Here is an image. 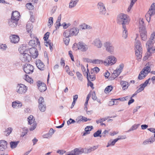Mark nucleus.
<instances>
[{"label":"nucleus","instance_id":"1","mask_svg":"<svg viewBox=\"0 0 155 155\" xmlns=\"http://www.w3.org/2000/svg\"><path fill=\"white\" fill-rule=\"evenodd\" d=\"M19 16L20 14L17 11L13 12L11 19L8 20L9 26L12 28L16 26Z\"/></svg>","mask_w":155,"mask_h":155},{"label":"nucleus","instance_id":"2","mask_svg":"<svg viewBox=\"0 0 155 155\" xmlns=\"http://www.w3.org/2000/svg\"><path fill=\"white\" fill-rule=\"evenodd\" d=\"M117 21L119 24L122 25L123 26L128 23L129 19L127 15L121 13L117 16Z\"/></svg>","mask_w":155,"mask_h":155},{"label":"nucleus","instance_id":"3","mask_svg":"<svg viewBox=\"0 0 155 155\" xmlns=\"http://www.w3.org/2000/svg\"><path fill=\"white\" fill-rule=\"evenodd\" d=\"M146 67L143 68L139 74L138 78L141 80L144 78L150 71V67L149 63L146 64Z\"/></svg>","mask_w":155,"mask_h":155},{"label":"nucleus","instance_id":"4","mask_svg":"<svg viewBox=\"0 0 155 155\" xmlns=\"http://www.w3.org/2000/svg\"><path fill=\"white\" fill-rule=\"evenodd\" d=\"M155 4L153 3L151 5L148 12L145 15L146 20L149 22L150 19L152 20V17L155 13Z\"/></svg>","mask_w":155,"mask_h":155},{"label":"nucleus","instance_id":"5","mask_svg":"<svg viewBox=\"0 0 155 155\" xmlns=\"http://www.w3.org/2000/svg\"><path fill=\"white\" fill-rule=\"evenodd\" d=\"M155 42V32H154L151 34L150 38L146 44V47L147 49V53H149L153 48V44Z\"/></svg>","mask_w":155,"mask_h":155},{"label":"nucleus","instance_id":"6","mask_svg":"<svg viewBox=\"0 0 155 155\" xmlns=\"http://www.w3.org/2000/svg\"><path fill=\"white\" fill-rule=\"evenodd\" d=\"M117 61V59L113 55H110L108 56L106 59L104 61L105 65L108 66L112 65L115 64Z\"/></svg>","mask_w":155,"mask_h":155},{"label":"nucleus","instance_id":"7","mask_svg":"<svg viewBox=\"0 0 155 155\" xmlns=\"http://www.w3.org/2000/svg\"><path fill=\"white\" fill-rule=\"evenodd\" d=\"M104 46L106 50L111 54H113L114 53V49L112 43L109 41L105 42Z\"/></svg>","mask_w":155,"mask_h":155},{"label":"nucleus","instance_id":"8","mask_svg":"<svg viewBox=\"0 0 155 155\" xmlns=\"http://www.w3.org/2000/svg\"><path fill=\"white\" fill-rule=\"evenodd\" d=\"M124 67V64H120L118 67L114 71L113 73L111 75V77L113 79L119 76L122 71Z\"/></svg>","mask_w":155,"mask_h":155},{"label":"nucleus","instance_id":"9","mask_svg":"<svg viewBox=\"0 0 155 155\" xmlns=\"http://www.w3.org/2000/svg\"><path fill=\"white\" fill-rule=\"evenodd\" d=\"M151 79L150 78H149L147 80H146L144 82L141 84L140 85V87L133 94L132 96L130 98H132L134 97L135 95H136L137 94L140 92H141L143 91L145 88V87L147 86L148 83L149 82V81Z\"/></svg>","mask_w":155,"mask_h":155},{"label":"nucleus","instance_id":"10","mask_svg":"<svg viewBox=\"0 0 155 155\" xmlns=\"http://www.w3.org/2000/svg\"><path fill=\"white\" fill-rule=\"evenodd\" d=\"M77 46L78 49L82 51L85 52L88 49V46L82 42H80L78 44L74 43V46Z\"/></svg>","mask_w":155,"mask_h":155},{"label":"nucleus","instance_id":"11","mask_svg":"<svg viewBox=\"0 0 155 155\" xmlns=\"http://www.w3.org/2000/svg\"><path fill=\"white\" fill-rule=\"evenodd\" d=\"M84 153V149L81 147L75 148L66 155H79Z\"/></svg>","mask_w":155,"mask_h":155},{"label":"nucleus","instance_id":"12","mask_svg":"<svg viewBox=\"0 0 155 155\" xmlns=\"http://www.w3.org/2000/svg\"><path fill=\"white\" fill-rule=\"evenodd\" d=\"M27 90V87L24 84H20L17 87V92L19 94L25 93Z\"/></svg>","mask_w":155,"mask_h":155},{"label":"nucleus","instance_id":"13","mask_svg":"<svg viewBox=\"0 0 155 155\" xmlns=\"http://www.w3.org/2000/svg\"><path fill=\"white\" fill-rule=\"evenodd\" d=\"M97 7L100 14L105 15L107 11L104 4L101 2H99L98 3Z\"/></svg>","mask_w":155,"mask_h":155},{"label":"nucleus","instance_id":"14","mask_svg":"<svg viewBox=\"0 0 155 155\" xmlns=\"http://www.w3.org/2000/svg\"><path fill=\"white\" fill-rule=\"evenodd\" d=\"M23 70L26 73L29 74L33 72L34 67L29 64H25L24 65Z\"/></svg>","mask_w":155,"mask_h":155},{"label":"nucleus","instance_id":"15","mask_svg":"<svg viewBox=\"0 0 155 155\" xmlns=\"http://www.w3.org/2000/svg\"><path fill=\"white\" fill-rule=\"evenodd\" d=\"M29 45L32 47H37L38 46V48H40V42L37 37H34L33 39L31 40L29 42Z\"/></svg>","mask_w":155,"mask_h":155},{"label":"nucleus","instance_id":"16","mask_svg":"<svg viewBox=\"0 0 155 155\" xmlns=\"http://www.w3.org/2000/svg\"><path fill=\"white\" fill-rule=\"evenodd\" d=\"M21 60L23 62H28L31 59V57L28 53L21 55Z\"/></svg>","mask_w":155,"mask_h":155},{"label":"nucleus","instance_id":"17","mask_svg":"<svg viewBox=\"0 0 155 155\" xmlns=\"http://www.w3.org/2000/svg\"><path fill=\"white\" fill-rule=\"evenodd\" d=\"M29 49L30 56L31 55L32 57L34 58H36L38 54V51L37 49L34 47L31 48Z\"/></svg>","mask_w":155,"mask_h":155},{"label":"nucleus","instance_id":"18","mask_svg":"<svg viewBox=\"0 0 155 155\" xmlns=\"http://www.w3.org/2000/svg\"><path fill=\"white\" fill-rule=\"evenodd\" d=\"M28 48L26 47V45H22L18 49V50L20 53L21 54V55L25 53H28L29 51Z\"/></svg>","mask_w":155,"mask_h":155},{"label":"nucleus","instance_id":"19","mask_svg":"<svg viewBox=\"0 0 155 155\" xmlns=\"http://www.w3.org/2000/svg\"><path fill=\"white\" fill-rule=\"evenodd\" d=\"M10 39L12 43L16 44L18 42L19 40V38L18 35H13L10 36Z\"/></svg>","mask_w":155,"mask_h":155},{"label":"nucleus","instance_id":"20","mask_svg":"<svg viewBox=\"0 0 155 155\" xmlns=\"http://www.w3.org/2000/svg\"><path fill=\"white\" fill-rule=\"evenodd\" d=\"M37 86L38 87L39 90L41 92L45 91L46 89V84L44 83L38 82Z\"/></svg>","mask_w":155,"mask_h":155},{"label":"nucleus","instance_id":"21","mask_svg":"<svg viewBox=\"0 0 155 155\" xmlns=\"http://www.w3.org/2000/svg\"><path fill=\"white\" fill-rule=\"evenodd\" d=\"M7 148V142L4 140H0V150L3 151Z\"/></svg>","mask_w":155,"mask_h":155},{"label":"nucleus","instance_id":"22","mask_svg":"<svg viewBox=\"0 0 155 155\" xmlns=\"http://www.w3.org/2000/svg\"><path fill=\"white\" fill-rule=\"evenodd\" d=\"M93 44L98 48H100L102 46V43L99 38L95 39L93 41Z\"/></svg>","mask_w":155,"mask_h":155},{"label":"nucleus","instance_id":"23","mask_svg":"<svg viewBox=\"0 0 155 155\" xmlns=\"http://www.w3.org/2000/svg\"><path fill=\"white\" fill-rule=\"evenodd\" d=\"M70 34L71 36L77 35L79 31V29L76 27H73L70 29Z\"/></svg>","mask_w":155,"mask_h":155},{"label":"nucleus","instance_id":"24","mask_svg":"<svg viewBox=\"0 0 155 155\" xmlns=\"http://www.w3.org/2000/svg\"><path fill=\"white\" fill-rule=\"evenodd\" d=\"M36 64L39 69L41 71L44 70L45 65L40 60L37 61H36Z\"/></svg>","mask_w":155,"mask_h":155},{"label":"nucleus","instance_id":"25","mask_svg":"<svg viewBox=\"0 0 155 155\" xmlns=\"http://www.w3.org/2000/svg\"><path fill=\"white\" fill-rule=\"evenodd\" d=\"M139 31L142 40L143 41H145L147 38V31L145 29H144L139 30Z\"/></svg>","mask_w":155,"mask_h":155},{"label":"nucleus","instance_id":"26","mask_svg":"<svg viewBox=\"0 0 155 155\" xmlns=\"http://www.w3.org/2000/svg\"><path fill=\"white\" fill-rule=\"evenodd\" d=\"M135 51L137 59L138 61H140L142 58V49H141L140 51L139 50H135Z\"/></svg>","mask_w":155,"mask_h":155},{"label":"nucleus","instance_id":"27","mask_svg":"<svg viewBox=\"0 0 155 155\" xmlns=\"http://www.w3.org/2000/svg\"><path fill=\"white\" fill-rule=\"evenodd\" d=\"M135 46V50H140L142 49V46L140 41L137 39V38L135 39V41L134 44Z\"/></svg>","mask_w":155,"mask_h":155},{"label":"nucleus","instance_id":"28","mask_svg":"<svg viewBox=\"0 0 155 155\" xmlns=\"http://www.w3.org/2000/svg\"><path fill=\"white\" fill-rule=\"evenodd\" d=\"M122 37L126 39L128 36V33L125 25H124L122 26Z\"/></svg>","mask_w":155,"mask_h":155},{"label":"nucleus","instance_id":"29","mask_svg":"<svg viewBox=\"0 0 155 155\" xmlns=\"http://www.w3.org/2000/svg\"><path fill=\"white\" fill-rule=\"evenodd\" d=\"M120 83L122 86V89L124 90L127 89L130 85L127 82L125 81H121Z\"/></svg>","mask_w":155,"mask_h":155},{"label":"nucleus","instance_id":"30","mask_svg":"<svg viewBox=\"0 0 155 155\" xmlns=\"http://www.w3.org/2000/svg\"><path fill=\"white\" fill-rule=\"evenodd\" d=\"M139 30L145 29V26L142 18H140L139 20Z\"/></svg>","mask_w":155,"mask_h":155},{"label":"nucleus","instance_id":"31","mask_svg":"<svg viewBox=\"0 0 155 155\" xmlns=\"http://www.w3.org/2000/svg\"><path fill=\"white\" fill-rule=\"evenodd\" d=\"M79 1V0H71L69 3V8H72L75 7Z\"/></svg>","mask_w":155,"mask_h":155},{"label":"nucleus","instance_id":"32","mask_svg":"<svg viewBox=\"0 0 155 155\" xmlns=\"http://www.w3.org/2000/svg\"><path fill=\"white\" fill-rule=\"evenodd\" d=\"M88 61L87 60V62H91L93 64H101L104 63L103 61L99 59H94L92 60H90V59H88Z\"/></svg>","mask_w":155,"mask_h":155},{"label":"nucleus","instance_id":"33","mask_svg":"<svg viewBox=\"0 0 155 155\" xmlns=\"http://www.w3.org/2000/svg\"><path fill=\"white\" fill-rule=\"evenodd\" d=\"M98 147L97 146H94L93 147H90L89 148H85L84 150V153H88L91 152L92 151H94Z\"/></svg>","mask_w":155,"mask_h":155},{"label":"nucleus","instance_id":"34","mask_svg":"<svg viewBox=\"0 0 155 155\" xmlns=\"http://www.w3.org/2000/svg\"><path fill=\"white\" fill-rule=\"evenodd\" d=\"M22 106V103L18 101L13 102L12 104V106L13 108H15L16 107L20 108Z\"/></svg>","mask_w":155,"mask_h":155},{"label":"nucleus","instance_id":"35","mask_svg":"<svg viewBox=\"0 0 155 155\" xmlns=\"http://www.w3.org/2000/svg\"><path fill=\"white\" fill-rule=\"evenodd\" d=\"M87 77L88 81H93L95 79V76L92 73L91 74L90 73H87Z\"/></svg>","mask_w":155,"mask_h":155},{"label":"nucleus","instance_id":"36","mask_svg":"<svg viewBox=\"0 0 155 155\" xmlns=\"http://www.w3.org/2000/svg\"><path fill=\"white\" fill-rule=\"evenodd\" d=\"M34 117L32 115H30L28 118V124L31 125L34 123H36L35 121V119L33 118Z\"/></svg>","mask_w":155,"mask_h":155},{"label":"nucleus","instance_id":"37","mask_svg":"<svg viewBox=\"0 0 155 155\" xmlns=\"http://www.w3.org/2000/svg\"><path fill=\"white\" fill-rule=\"evenodd\" d=\"M154 141V140H153V138H150L147 139L143 141L142 144L143 145H146L148 144H150Z\"/></svg>","mask_w":155,"mask_h":155},{"label":"nucleus","instance_id":"38","mask_svg":"<svg viewBox=\"0 0 155 155\" xmlns=\"http://www.w3.org/2000/svg\"><path fill=\"white\" fill-rule=\"evenodd\" d=\"M33 26L31 23H28L26 25V30L29 33L31 32L33 30Z\"/></svg>","mask_w":155,"mask_h":155},{"label":"nucleus","instance_id":"39","mask_svg":"<svg viewBox=\"0 0 155 155\" xmlns=\"http://www.w3.org/2000/svg\"><path fill=\"white\" fill-rule=\"evenodd\" d=\"M93 128V127L92 126H87L85 128V132H84V133H83V136H85L87 134H88V132L91 131L92 129Z\"/></svg>","mask_w":155,"mask_h":155},{"label":"nucleus","instance_id":"40","mask_svg":"<svg viewBox=\"0 0 155 155\" xmlns=\"http://www.w3.org/2000/svg\"><path fill=\"white\" fill-rule=\"evenodd\" d=\"M149 53H147L145 54V56L144 58L145 59H148L149 57L151 56V54L155 52V47L153 48Z\"/></svg>","mask_w":155,"mask_h":155},{"label":"nucleus","instance_id":"41","mask_svg":"<svg viewBox=\"0 0 155 155\" xmlns=\"http://www.w3.org/2000/svg\"><path fill=\"white\" fill-rule=\"evenodd\" d=\"M118 141V139H115L112 141L110 140L108 143L107 147H108L110 146H113L114 145L115 143Z\"/></svg>","mask_w":155,"mask_h":155},{"label":"nucleus","instance_id":"42","mask_svg":"<svg viewBox=\"0 0 155 155\" xmlns=\"http://www.w3.org/2000/svg\"><path fill=\"white\" fill-rule=\"evenodd\" d=\"M80 28L82 29H91L92 27L85 23H83L80 25Z\"/></svg>","mask_w":155,"mask_h":155},{"label":"nucleus","instance_id":"43","mask_svg":"<svg viewBox=\"0 0 155 155\" xmlns=\"http://www.w3.org/2000/svg\"><path fill=\"white\" fill-rule=\"evenodd\" d=\"M63 35L66 38H69L71 36L70 34V30L68 29L65 30L63 34Z\"/></svg>","mask_w":155,"mask_h":155},{"label":"nucleus","instance_id":"44","mask_svg":"<svg viewBox=\"0 0 155 155\" xmlns=\"http://www.w3.org/2000/svg\"><path fill=\"white\" fill-rule=\"evenodd\" d=\"M113 89V86L112 85H109L107 86L105 88L104 92L106 94H107L110 92Z\"/></svg>","mask_w":155,"mask_h":155},{"label":"nucleus","instance_id":"45","mask_svg":"<svg viewBox=\"0 0 155 155\" xmlns=\"http://www.w3.org/2000/svg\"><path fill=\"white\" fill-rule=\"evenodd\" d=\"M39 108L41 112H44L46 109V106L45 104H42L39 105Z\"/></svg>","mask_w":155,"mask_h":155},{"label":"nucleus","instance_id":"46","mask_svg":"<svg viewBox=\"0 0 155 155\" xmlns=\"http://www.w3.org/2000/svg\"><path fill=\"white\" fill-rule=\"evenodd\" d=\"M12 127H8L7 128L5 131L4 132V134L6 136L9 135L12 132Z\"/></svg>","mask_w":155,"mask_h":155},{"label":"nucleus","instance_id":"47","mask_svg":"<svg viewBox=\"0 0 155 155\" xmlns=\"http://www.w3.org/2000/svg\"><path fill=\"white\" fill-rule=\"evenodd\" d=\"M19 142V141L11 142L10 143L11 147L12 149L15 148L17 146Z\"/></svg>","mask_w":155,"mask_h":155},{"label":"nucleus","instance_id":"48","mask_svg":"<svg viewBox=\"0 0 155 155\" xmlns=\"http://www.w3.org/2000/svg\"><path fill=\"white\" fill-rule=\"evenodd\" d=\"M101 130H99L97 131L96 132L94 133L93 134V136L94 137H102V135H101Z\"/></svg>","mask_w":155,"mask_h":155},{"label":"nucleus","instance_id":"49","mask_svg":"<svg viewBox=\"0 0 155 155\" xmlns=\"http://www.w3.org/2000/svg\"><path fill=\"white\" fill-rule=\"evenodd\" d=\"M24 79L28 82L30 83H32L33 82V80L31 78H30L28 75L27 74H25V78Z\"/></svg>","mask_w":155,"mask_h":155},{"label":"nucleus","instance_id":"50","mask_svg":"<svg viewBox=\"0 0 155 155\" xmlns=\"http://www.w3.org/2000/svg\"><path fill=\"white\" fill-rule=\"evenodd\" d=\"M23 131L21 136V137H24L28 133V129L26 128H24L22 129Z\"/></svg>","mask_w":155,"mask_h":155},{"label":"nucleus","instance_id":"51","mask_svg":"<svg viewBox=\"0 0 155 155\" xmlns=\"http://www.w3.org/2000/svg\"><path fill=\"white\" fill-rule=\"evenodd\" d=\"M139 124H134L132 126V127L131 128H130L129 130L127 131V132H129L131 131L134 130L136 129L139 127Z\"/></svg>","mask_w":155,"mask_h":155},{"label":"nucleus","instance_id":"52","mask_svg":"<svg viewBox=\"0 0 155 155\" xmlns=\"http://www.w3.org/2000/svg\"><path fill=\"white\" fill-rule=\"evenodd\" d=\"M53 18L50 17L49 18L48 25L49 27H51L53 24Z\"/></svg>","mask_w":155,"mask_h":155},{"label":"nucleus","instance_id":"53","mask_svg":"<svg viewBox=\"0 0 155 155\" xmlns=\"http://www.w3.org/2000/svg\"><path fill=\"white\" fill-rule=\"evenodd\" d=\"M26 7L29 10H32L34 8L32 4L30 3L27 4L26 5Z\"/></svg>","mask_w":155,"mask_h":155},{"label":"nucleus","instance_id":"54","mask_svg":"<svg viewBox=\"0 0 155 155\" xmlns=\"http://www.w3.org/2000/svg\"><path fill=\"white\" fill-rule=\"evenodd\" d=\"M76 75L78 80L82 81L83 80L82 74L79 72L77 71L76 72Z\"/></svg>","mask_w":155,"mask_h":155},{"label":"nucleus","instance_id":"55","mask_svg":"<svg viewBox=\"0 0 155 155\" xmlns=\"http://www.w3.org/2000/svg\"><path fill=\"white\" fill-rule=\"evenodd\" d=\"M7 48V46L5 44H0V49L2 51L5 50Z\"/></svg>","mask_w":155,"mask_h":155},{"label":"nucleus","instance_id":"56","mask_svg":"<svg viewBox=\"0 0 155 155\" xmlns=\"http://www.w3.org/2000/svg\"><path fill=\"white\" fill-rule=\"evenodd\" d=\"M37 126V123H34L31 125V127L29 128V130L33 131L36 128Z\"/></svg>","mask_w":155,"mask_h":155},{"label":"nucleus","instance_id":"57","mask_svg":"<svg viewBox=\"0 0 155 155\" xmlns=\"http://www.w3.org/2000/svg\"><path fill=\"white\" fill-rule=\"evenodd\" d=\"M107 118H100L99 120H96V122L97 124H98L99 123H101L102 122L106 120L107 119Z\"/></svg>","mask_w":155,"mask_h":155},{"label":"nucleus","instance_id":"58","mask_svg":"<svg viewBox=\"0 0 155 155\" xmlns=\"http://www.w3.org/2000/svg\"><path fill=\"white\" fill-rule=\"evenodd\" d=\"M136 2V1H134V0H131L130 5L128 8L127 11L128 12L130 11L132 7Z\"/></svg>","mask_w":155,"mask_h":155},{"label":"nucleus","instance_id":"59","mask_svg":"<svg viewBox=\"0 0 155 155\" xmlns=\"http://www.w3.org/2000/svg\"><path fill=\"white\" fill-rule=\"evenodd\" d=\"M82 118H83V116H82L78 117L76 120V121L78 123H80L81 122L83 121Z\"/></svg>","mask_w":155,"mask_h":155},{"label":"nucleus","instance_id":"60","mask_svg":"<svg viewBox=\"0 0 155 155\" xmlns=\"http://www.w3.org/2000/svg\"><path fill=\"white\" fill-rule=\"evenodd\" d=\"M39 104H45L44 98L42 97H40L38 100Z\"/></svg>","mask_w":155,"mask_h":155},{"label":"nucleus","instance_id":"61","mask_svg":"<svg viewBox=\"0 0 155 155\" xmlns=\"http://www.w3.org/2000/svg\"><path fill=\"white\" fill-rule=\"evenodd\" d=\"M63 40L64 42V44L66 45H67L69 43L70 39L69 38H63Z\"/></svg>","mask_w":155,"mask_h":155},{"label":"nucleus","instance_id":"62","mask_svg":"<svg viewBox=\"0 0 155 155\" xmlns=\"http://www.w3.org/2000/svg\"><path fill=\"white\" fill-rule=\"evenodd\" d=\"M116 101H109V106H111L115 105L117 104V102Z\"/></svg>","mask_w":155,"mask_h":155},{"label":"nucleus","instance_id":"63","mask_svg":"<svg viewBox=\"0 0 155 155\" xmlns=\"http://www.w3.org/2000/svg\"><path fill=\"white\" fill-rule=\"evenodd\" d=\"M76 122V121L71 118H70L69 120L67 121V124L68 125L70 124H74Z\"/></svg>","mask_w":155,"mask_h":155},{"label":"nucleus","instance_id":"64","mask_svg":"<svg viewBox=\"0 0 155 155\" xmlns=\"http://www.w3.org/2000/svg\"><path fill=\"white\" fill-rule=\"evenodd\" d=\"M49 33L47 32L44 35V39L45 41H47V39H48L49 36Z\"/></svg>","mask_w":155,"mask_h":155}]
</instances>
